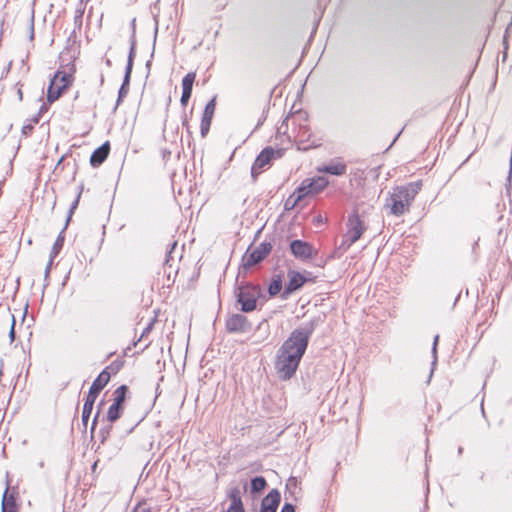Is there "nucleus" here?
I'll use <instances>...</instances> for the list:
<instances>
[{
  "instance_id": "1",
  "label": "nucleus",
  "mask_w": 512,
  "mask_h": 512,
  "mask_svg": "<svg viewBox=\"0 0 512 512\" xmlns=\"http://www.w3.org/2000/svg\"><path fill=\"white\" fill-rule=\"evenodd\" d=\"M313 329V325L310 324L293 330L278 349L275 369L280 379L288 380L295 374L307 349Z\"/></svg>"
},
{
  "instance_id": "2",
  "label": "nucleus",
  "mask_w": 512,
  "mask_h": 512,
  "mask_svg": "<svg viewBox=\"0 0 512 512\" xmlns=\"http://www.w3.org/2000/svg\"><path fill=\"white\" fill-rule=\"evenodd\" d=\"M421 188V181H415L393 188L389 197L386 199L384 208L393 216L400 217L404 215L409 211L412 202Z\"/></svg>"
},
{
  "instance_id": "3",
  "label": "nucleus",
  "mask_w": 512,
  "mask_h": 512,
  "mask_svg": "<svg viewBox=\"0 0 512 512\" xmlns=\"http://www.w3.org/2000/svg\"><path fill=\"white\" fill-rule=\"evenodd\" d=\"M110 380V374L106 370H103L98 377L93 381L89 392L86 396L83 410H82V422L86 426L93 410L94 403L100 391L108 384Z\"/></svg>"
},
{
  "instance_id": "4",
  "label": "nucleus",
  "mask_w": 512,
  "mask_h": 512,
  "mask_svg": "<svg viewBox=\"0 0 512 512\" xmlns=\"http://www.w3.org/2000/svg\"><path fill=\"white\" fill-rule=\"evenodd\" d=\"M260 296L261 289L258 286L251 284L240 286L237 292V299L241 304V310L243 312L253 311Z\"/></svg>"
},
{
  "instance_id": "5",
  "label": "nucleus",
  "mask_w": 512,
  "mask_h": 512,
  "mask_svg": "<svg viewBox=\"0 0 512 512\" xmlns=\"http://www.w3.org/2000/svg\"><path fill=\"white\" fill-rule=\"evenodd\" d=\"M72 83V75L63 71H58L50 82L48 87L47 99L49 102L57 100L61 93Z\"/></svg>"
},
{
  "instance_id": "6",
  "label": "nucleus",
  "mask_w": 512,
  "mask_h": 512,
  "mask_svg": "<svg viewBox=\"0 0 512 512\" xmlns=\"http://www.w3.org/2000/svg\"><path fill=\"white\" fill-rule=\"evenodd\" d=\"M364 227L359 216L354 214L348 219V230L343 239V245L350 247L354 244L363 234Z\"/></svg>"
},
{
  "instance_id": "7",
  "label": "nucleus",
  "mask_w": 512,
  "mask_h": 512,
  "mask_svg": "<svg viewBox=\"0 0 512 512\" xmlns=\"http://www.w3.org/2000/svg\"><path fill=\"white\" fill-rule=\"evenodd\" d=\"M135 45H136V41H135V35L133 33L131 36V40H130V51H129L127 65H126V69H125V75H124L123 83H122V85L119 89V93H118V101H117L118 103L121 101V99L123 97H125L128 94V91H129V82H130V76H131V72H132L133 60H134V55H135Z\"/></svg>"
},
{
  "instance_id": "8",
  "label": "nucleus",
  "mask_w": 512,
  "mask_h": 512,
  "mask_svg": "<svg viewBox=\"0 0 512 512\" xmlns=\"http://www.w3.org/2000/svg\"><path fill=\"white\" fill-rule=\"evenodd\" d=\"M270 243H261L257 248L243 257V267L248 269L263 260L271 251Z\"/></svg>"
},
{
  "instance_id": "9",
  "label": "nucleus",
  "mask_w": 512,
  "mask_h": 512,
  "mask_svg": "<svg viewBox=\"0 0 512 512\" xmlns=\"http://www.w3.org/2000/svg\"><path fill=\"white\" fill-rule=\"evenodd\" d=\"M275 154L280 156L279 151H275L273 148H265L262 150L251 167V175L254 179L261 173V169L269 164L271 159L275 157Z\"/></svg>"
},
{
  "instance_id": "10",
  "label": "nucleus",
  "mask_w": 512,
  "mask_h": 512,
  "mask_svg": "<svg viewBox=\"0 0 512 512\" xmlns=\"http://www.w3.org/2000/svg\"><path fill=\"white\" fill-rule=\"evenodd\" d=\"M292 254L299 259L306 260L312 257L313 248L312 246L302 240H294L290 244Z\"/></svg>"
},
{
  "instance_id": "11",
  "label": "nucleus",
  "mask_w": 512,
  "mask_h": 512,
  "mask_svg": "<svg viewBox=\"0 0 512 512\" xmlns=\"http://www.w3.org/2000/svg\"><path fill=\"white\" fill-rule=\"evenodd\" d=\"M287 277L288 283L283 292L284 297L301 288L306 281L305 277L296 271H289Z\"/></svg>"
},
{
  "instance_id": "12",
  "label": "nucleus",
  "mask_w": 512,
  "mask_h": 512,
  "mask_svg": "<svg viewBox=\"0 0 512 512\" xmlns=\"http://www.w3.org/2000/svg\"><path fill=\"white\" fill-rule=\"evenodd\" d=\"M281 495L276 489L271 490L262 500L261 512H276Z\"/></svg>"
},
{
  "instance_id": "13",
  "label": "nucleus",
  "mask_w": 512,
  "mask_h": 512,
  "mask_svg": "<svg viewBox=\"0 0 512 512\" xmlns=\"http://www.w3.org/2000/svg\"><path fill=\"white\" fill-rule=\"evenodd\" d=\"M215 106V98L211 99L205 106L200 127L202 137H205L210 129L212 117L215 111Z\"/></svg>"
},
{
  "instance_id": "14",
  "label": "nucleus",
  "mask_w": 512,
  "mask_h": 512,
  "mask_svg": "<svg viewBox=\"0 0 512 512\" xmlns=\"http://www.w3.org/2000/svg\"><path fill=\"white\" fill-rule=\"evenodd\" d=\"M226 328L229 332H244L248 329L247 318L241 314H234L227 319Z\"/></svg>"
},
{
  "instance_id": "15",
  "label": "nucleus",
  "mask_w": 512,
  "mask_h": 512,
  "mask_svg": "<svg viewBox=\"0 0 512 512\" xmlns=\"http://www.w3.org/2000/svg\"><path fill=\"white\" fill-rule=\"evenodd\" d=\"M109 151H110V146H109L108 142L104 143L103 145L98 147L96 150H94V152L92 153V155L90 157L91 165L93 167H97V166L101 165L108 157Z\"/></svg>"
},
{
  "instance_id": "16",
  "label": "nucleus",
  "mask_w": 512,
  "mask_h": 512,
  "mask_svg": "<svg viewBox=\"0 0 512 512\" xmlns=\"http://www.w3.org/2000/svg\"><path fill=\"white\" fill-rule=\"evenodd\" d=\"M347 167L345 163L342 162H331L327 165L318 168L319 172L341 176L346 173Z\"/></svg>"
},
{
  "instance_id": "17",
  "label": "nucleus",
  "mask_w": 512,
  "mask_h": 512,
  "mask_svg": "<svg viewBox=\"0 0 512 512\" xmlns=\"http://www.w3.org/2000/svg\"><path fill=\"white\" fill-rule=\"evenodd\" d=\"M313 194L321 192L327 185L328 180L325 177L318 176L312 179H306Z\"/></svg>"
},
{
  "instance_id": "18",
  "label": "nucleus",
  "mask_w": 512,
  "mask_h": 512,
  "mask_svg": "<svg viewBox=\"0 0 512 512\" xmlns=\"http://www.w3.org/2000/svg\"><path fill=\"white\" fill-rule=\"evenodd\" d=\"M63 232L64 231H62L58 235V237H57V239H56V241H55V243H54V245L52 247V250H51V253H50V261H49V263H48V265L46 267V275L49 273V270H50V267L52 265L53 259L59 254L60 250L63 247V243H64Z\"/></svg>"
},
{
  "instance_id": "19",
  "label": "nucleus",
  "mask_w": 512,
  "mask_h": 512,
  "mask_svg": "<svg viewBox=\"0 0 512 512\" xmlns=\"http://www.w3.org/2000/svg\"><path fill=\"white\" fill-rule=\"evenodd\" d=\"M122 405L114 403L109 407L107 412V420L109 422H115L121 416Z\"/></svg>"
},
{
  "instance_id": "20",
  "label": "nucleus",
  "mask_w": 512,
  "mask_h": 512,
  "mask_svg": "<svg viewBox=\"0 0 512 512\" xmlns=\"http://www.w3.org/2000/svg\"><path fill=\"white\" fill-rule=\"evenodd\" d=\"M313 194L311 191V188L307 182V180H304L301 185L296 189V191L293 192V195H296V197H299V201L301 202L306 196Z\"/></svg>"
},
{
  "instance_id": "21",
  "label": "nucleus",
  "mask_w": 512,
  "mask_h": 512,
  "mask_svg": "<svg viewBox=\"0 0 512 512\" xmlns=\"http://www.w3.org/2000/svg\"><path fill=\"white\" fill-rule=\"evenodd\" d=\"M8 490L5 491L2 500V512H15V500L11 495L8 497Z\"/></svg>"
},
{
  "instance_id": "22",
  "label": "nucleus",
  "mask_w": 512,
  "mask_h": 512,
  "mask_svg": "<svg viewBox=\"0 0 512 512\" xmlns=\"http://www.w3.org/2000/svg\"><path fill=\"white\" fill-rule=\"evenodd\" d=\"M196 74L194 72H190L184 76L182 79V91L192 93L193 83L195 81Z\"/></svg>"
},
{
  "instance_id": "23",
  "label": "nucleus",
  "mask_w": 512,
  "mask_h": 512,
  "mask_svg": "<svg viewBox=\"0 0 512 512\" xmlns=\"http://www.w3.org/2000/svg\"><path fill=\"white\" fill-rule=\"evenodd\" d=\"M266 484L267 483L264 477H255L251 481V491L253 493H258L266 487Z\"/></svg>"
},
{
  "instance_id": "24",
  "label": "nucleus",
  "mask_w": 512,
  "mask_h": 512,
  "mask_svg": "<svg viewBox=\"0 0 512 512\" xmlns=\"http://www.w3.org/2000/svg\"><path fill=\"white\" fill-rule=\"evenodd\" d=\"M282 290V280L280 277L273 279L268 287V293L271 296H275Z\"/></svg>"
},
{
  "instance_id": "25",
  "label": "nucleus",
  "mask_w": 512,
  "mask_h": 512,
  "mask_svg": "<svg viewBox=\"0 0 512 512\" xmlns=\"http://www.w3.org/2000/svg\"><path fill=\"white\" fill-rule=\"evenodd\" d=\"M229 499H230V506H239L243 505L241 500L240 491L238 488L231 489L229 493Z\"/></svg>"
},
{
  "instance_id": "26",
  "label": "nucleus",
  "mask_w": 512,
  "mask_h": 512,
  "mask_svg": "<svg viewBox=\"0 0 512 512\" xmlns=\"http://www.w3.org/2000/svg\"><path fill=\"white\" fill-rule=\"evenodd\" d=\"M126 391H127V387L125 385L119 386L114 391V403L122 405V403L124 402V399H125Z\"/></svg>"
},
{
  "instance_id": "27",
  "label": "nucleus",
  "mask_w": 512,
  "mask_h": 512,
  "mask_svg": "<svg viewBox=\"0 0 512 512\" xmlns=\"http://www.w3.org/2000/svg\"><path fill=\"white\" fill-rule=\"evenodd\" d=\"M300 203L299 197L291 194L284 203L285 210H293Z\"/></svg>"
},
{
  "instance_id": "28",
  "label": "nucleus",
  "mask_w": 512,
  "mask_h": 512,
  "mask_svg": "<svg viewBox=\"0 0 512 512\" xmlns=\"http://www.w3.org/2000/svg\"><path fill=\"white\" fill-rule=\"evenodd\" d=\"M439 336L436 335L434 337L433 346H432V355H433V361L432 365L435 366L437 363V345H438Z\"/></svg>"
},
{
  "instance_id": "29",
  "label": "nucleus",
  "mask_w": 512,
  "mask_h": 512,
  "mask_svg": "<svg viewBox=\"0 0 512 512\" xmlns=\"http://www.w3.org/2000/svg\"><path fill=\"white\" fill-rule=\"evenodd\" d=\"M9 316L11 318V327H10V331H9V338H10V341L13 342L15 339V318H14V315H12V314H9Z\"/></svg>"
},
{
  "instance_id": "30",
  "label": "nucleus",
  "mask_w": 512,
  "mask_h": 512,
  "mask_svg": "<svg viewBox=\"0 0 512 512\" xmlns=\"http://www.w3.org/2000/svg\"><path fill=\"white\" fill-rule=\"evenodd\" d=\"M132 512H152L150 507H148L145 503H139Z\"/></svg>"
},
{
  "instance_id": "31",
  "label": "nucleus",
  "mask_w": 512,
  "mask_h": 512,
  "mask_svg": "<svg viewBox=\"0 0 512 512\" xmlns=\"http://www.w3.org/2000/svg\"><path fill=\"white\" fill-rule=\"evenodd\" d=\"M80 196H81V192H79V194L77 195L76 199L74 200V202L72 203L71 207H70V211H69V216L67 218V221L70 220L71 218V215L73 214L74 210L76 209L78 203H79V199H80ZM68 222H66L67 224Z\"/></svg>"
},
{
  "instance_id": "32",
  "label": "nucleus",
  "mask_w": 512,
  "mask_h": 512,
  "mask_svg": "<svg viewBox=\"0 0 512 512\" xmlns=\"http://www.w3.org/2000/svg\"><path fill=\"white\" fill-rule=\"evenodd\" d=\"M191 94L190 92H186V91H182V96H181V99H180V102L183 106H186L190 97H191Z\"/></svg>"
},
{
  "instance_id": "33",
  "label": "nucleus",
  "mask_w": 512,
  "mask_h": 512,
  "mask_svg": "<svg viewBox=\"0 0 512 512\" xmlns=\"http://www.w3.org/2000/svg\"><path fill=\"white\" fill-rule=\"evenodd\" d=\"M286 487L287 489L297 488V479L295 477L289 478Z\"/></svg>"
},
{
  "instance_id": "34",
  "label": "nucleus",
  "mask_w": 512,
  "mask_h": 512,
  "mask_svg": "<svg viewBox=\"0 0 512 512\" xmlns=\"http://www.w3.org/2000/svg\"><path fill=\"white\" fill-rule=\"evenodd\" d=\"M227 512H245L243 505L229 506Z\"/></svg>"
},
{
  "instance_id": "35",
  "label": "nucleus",
  "mask_w": 512,
  "mask_h": 512,
  "mask_svg": "<svg viewBox=\"0 0 512 512\" xmlns=\"http://www.w3.org/2000/svg\"><path fill=\"white\" fill-rule=\"evenodd\" d=\"M281 512H295V510H294V506H293L292 504H290V503H286V504L283 506V508H282Z\"/></svg>"
},
{
  "instance_id": "36",
  "label": "nucleus",
  "mask_w": 512,
  "mask_h": 512,
  "mask_svg": "<svg viewBox=\"0 0 512 512\" xmlns=\"http://www.w3.org/2000/svg\"><path fill=\"white\" fill-rule=\"evenodd\" d=\"M98 416H99V411L96 413V415H95V417L93 419L92 426H91V432H93L95 430V427L97 425Z\"/></svg>"
},
{
  "instance_id": "37",
  "label": "nucleus",
  "mask_w": 512,
  "mask_h": 512,
  "mask_svg": "<svg viewBox=\"0 0 512 512\" xmlns=\"http://www.w3.org/2000/svg\"><path fill=\"white\" fill-rule=\"evenodd\" d=\"M151 329V325H149L148 327H146V329L143 331L141 337H143L146 333H148Z\"/></svg>"
},
{
  "instance_id": "38",
  "label": "nucleus",
  "mask_w": 512,
  "mask_h": 512,
  "mask_svg": "<svg viewBox=\"0 0 512 512\" xmlns=\"http://www.w3.org/2000/svg\"><path fill=\"white\" fill-rule=\"evenodd\" d=\"M18 95H19V98L22 99V91H21V89L18 90Z\"/></svg>"
},
{
  "instance_id": "39",
  "label": "nucleus",
  "mask_w": 512,
  "mask_h": 512,
  "mask_svg": "<svg viewBox=\"0 0 512 512\" xmlns=\"http://www.w3.org/2000/svg\"><path fill=\"white\" fill-rule=\"evenodd\" d=\"M106 64L107 66H110L111 65V61L109 59L106 60Z\"/></svg>"
},
{
  "instance_id": "40",
  "label": "nucleus",
  "mask_w": 512,
  "mask_h": 512,
  "mask_svg": "<svg viewBox=\"0 0 512 512\" xmlns=\"http://www.w3.org/2000/svg\"><path fill=\"white\" fill-rule=\"evenodd\" d=\"M462 451H463V449H462V447H460V448L458 449V453H459V454H461V453H462Z\"/></svg>"
}]
</instances>
